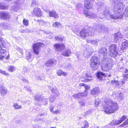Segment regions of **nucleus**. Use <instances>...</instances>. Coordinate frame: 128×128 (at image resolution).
<instances>
[{"mask_svg": "<svg viewBox=\"0 0 128 128\" xmlns=\"http://www.w3.org/2000/svg\"><path fill=\"white\" fill-rule=\"evenodd\" d=\"M124 6L122 3L118 2L117 1H115L114 7V12L115 13H118L119 14L116 16H112V19L120 20L122 18V14H121L120 13H121Z\"/></svg>", "mask_w": 128, "mask_h": 128, "instance_id": "f257e3e1", "label": "nucleus"}, {"mask_svg": "<svg viewBox=\"0 0 128 128\" xmlns=\"http://www.w3.org/2000/svg\"><path fill=\"white\" fill-rule=\"evenodd\" d=\"M96 32L95 29L92 28L86 29H83L80 32V35L82 37H90Z\"/></svg>", "mask_w": 128, "mask_h": 128, "instance_id": "f03ea898", "label": "nucleus"}, {"mask_svg": "<svg viewBox=\"0 0 128 128\" xmlns=\"http://www.w3.org/2000/svg\"><path fill=\"white\" fill-rule=\"evenodd\" d=\"M80 86H82L85 89L84 92H79L78 93L72 95L73 97L75 99L78 98H80L82 97L86 96L88 95L87 92L90 86L86 84L81 83L79 84Z\"/></svg>", "mask_w": 128, "mask_h": 128, "instance_id": "7ed1b4c3", "label": "nucleus"}, {"mask_svg": "<svg viewBox=\"0 0 128 128\" xmlns=\"http://www.w3.org/2000/svg\"><path fill=\"white\" fill-rule=\"evenodd\" d=\"M90 64L91 68L93 70H97L100 64V61L96 56H93L90 59Z\"/></svg>", "mask_w": 128, "mask_h": 128, "instance_id": "20e7f679", "label": "nucleus"}, {"mask_svg": "<svg viewBox=\"0 0 128 128\" xmlns=\"http://www.w3.org/2000/svg\"><path fill=\"white\" fill-rule=\"evenodd\" d=\"M35 100L37 102L38 106L42 104L46 105L48 104V99L46 98L42 99L41 95H37L35 97Z\"/></svg>", "mask_w": 128, "mask_h": 128, "instance_id": "39448f33", "label": "nucleus"}, {"mask_svg": "<svg viewBox=\"0 0 128 128\" xmlns=\"http://www.w3.org/2000/svg\"><path fill=\"white\" fill-rule=\"evenodd\" d=\"M44 44L43 43L38 42L34 44L33 46V51L36 54L38 55L40 51L41 47H44Z\"/></svg>", "mask_w": 128, "mask_h": 128, "instance_id": "423d86ee", "label": "nucleus"}, {"mask_svg": "<svg viewBox=\"0 0 128 128\" xmlns=\"http://www.w3.org/2000/svg\"><path fill=\"white\" fill-rule=\"evenodd\" d=\"M106 106V110L105 112L107 114H111L112 113V101L109 100L106 101H105Z\"/></svg>", "mask_w": 128, "mask_h": 128, "instance_id": "0eeeda50", "label": "nucleus"}, {"mask_svg": "<svg viewBox=\"0 0 128 128\" xmlns=\"http://www.w3.org/2000/svg\"><path fill=\"white\" fill-rule=\"evenodd\" d=\"M112 64L111 63H109L108 62L104 63L102 66V70L104 71H108L112 69Z\"/></svg>", "mask_w": 128, "mask_h": 128, "instance_id": "6e6552de", "label": "nucleus"}, {"mask_svg": "<svg viewBox=\"0 0 128 128\" xmlns=\"http://www.w3.org/2000/svg\"><path fill=\"white\" fill-rule=\"evenodd\" d=\"M10 18V14L8 12H0V18L3 20L9 19Z\"/></svg>", "mask_w": 128, "mask_h": 128, "instance_id": "1a4fd4ad", "label": "nucleus"}, {"mask_svg": "<svg viewBox=\"0 0 128 128\" xmlns=\"http://www.w3.org/2000/svg\"><path fill=\"white\" fill-rule=\"evenodd\" d=\"M54 47L56 51L60 52L63 50L65 48L64 44H56L54 46Z\"/></svg>", "mask_w": 128, "mask_h": 128, "instance_id": "9d476101", "label": "nucleus"}, {"mask_svg": "<svg viewBox=\"0 0 128 128\" xmlns=\"http://www.w3.org/2000/svg\"><path fill=\"white\" fill-rule=\"evenodd\" d=\"M6 46L5 42L3 40L2 37L0 36V51L1 54L4 53L6 50L2 48H5Z\"/></svg>", "mask_w": 128, "mask_h": 128, "instance_id": "9b49d317", "label": "nucleus"}, {"mask_svg": "<svg viewBox=\"0 0 128 128\" xmlns=\"http://www.w3.org/2000/svg\"><path fill=\"white\" fill-rule=\"evenodd\" d=\"M92 0H85L84 2V6L88 9L91 8L92 6V4L91 2Z\"/></svg>", "mask_w": 128, "mask_h": 128, "instance_id": "f8f14e48", "label": "nucleus"}, {"mask_svg": "<svg viewBox=\"0 0 128 128\" xmlns=\"http://www.w3.org/2000/svg\"><path fill=\"white\" fill-rule=\"evenodd\" d=\"M83 14L86 17H88L89 18H96L97 16L96 14L89 12H86L84 10Z\"/></svg>", "mask_w": 128, "mask_h": 128, "instance_id": "ddd939ff", "label": "nucleus"}, {"mask_svg": "<svg viewBox=\"0 0 128 128\" xmlns=\"http://www.w3.org/2000/svg\"><path fill=\"white\" fill-rule=\"evenodd\" d=\"M96 31H98L99 32H102L104 33V32L107 30V28L106 27L104 26L100 25H98L96 27Z\"/></svg>", "mask_w": 128, "mask_h": 128, "instance_id": "4468645a", "label": "nucleus"}, {"mask_svg": "<svg viewBox=\"0 0 128 128\" xmlns=\"http://www.w3.org/2000/svg\"><path fill=\"white\" fill-rule=\"evenodd\" d=\"M33 13L35 16H40L42 14L40 9L38 8H34Z\"/></svg>", "mask_w": 128, "mask_h": 128, "instance_id": "2eb2a0df", "label": "nucleus"}, {"mask_svg": "<svg viewBox=\"0 0 128 128\" xmlns=\"http://www.w3.org/2000/svg\"><path fill=\"white\" fill-rule=\"evenodd\" d=\"M8 91V90L6 87L2 86H0V93L2 95L4 96L6 95Z\"/></svg>", "mask_w": 128, "mask_h": 128, "instance_id": "dca6fc26", "label": "nucleus"}, {"mask_svg": "<svg viewBox=\"0 0 128 128\" xmlns=\"http://www.w3.org/2000/svg\"><path fill=\"white\" fill-rule=\"evenodd\" d=\"M112 50H114V52H112V56L114 57H116L118 54V50L116 44H112Z\"/></svg>", "mask_w": 128, "mask_h": 128, "instance_id": "f3484780", "label": "nucleus"}, {"mask_svg": "<svg viewBox=\"0 0 128 128\" xmlns=\"http://www.w3.org/2000/svg\"><path fill=\"white\" fill-rule=\"evenodd\" d=\"M113 94L114 95H116L121 100H122L124 98L123 92L121 91H118V92H114Z\"/></svg>", "mask_w": 128, "mask_h": 128, "instance_id": "a211bd4d", "label": "nucleus"}, {"mask_svg": "<svg viewBox=\"0 0 128 128\" xmlns=\"http://www.w3.org/2000/svg\"><path fill=\"white\" fill-rule=\"evenodd\" d=\"M100 92V88L98 87H95L93 88L90 91V94L94 95L97 94Z\"/></svg>", "mask_w": 128, "mask_h": 128, "instance_id": "6ab92c4d", "label": "nucleus"}, {"mask_svg": "<svg viewBox=\"0 0 128 128\" xmlns=\"http://www.w3.org/2000/svg\"><path fill=\"white\" fill-rule=\"evenodd\" d=\"M56 61L54 60H50L47 61L46 63V66H52L55 64Z\"/></svg>", "mask_w": 128, "mask_h": 128, "instance_id": "aec40b11", "label": "nucleus"}, {"mask_svg": "<svg viewBox=\"0 0 128 128\" xmlns=\"http://www.w3.org/2000/svg\"><path fill=\"white\" fill-rule=\"evenodd\" d=\"M119 82L117 80H112V86L118 89L120 87V85Z\"/></svg>", "mask_w": 128, "mask_h": 128, "instance_id": "412c9836", "label": "nucleus"}, {"mask_svg": "<svg viewBox=\"0 0 128 128\" xmlns=\"http://www.w3.org/2000/svg\"><path fill=\"white\" fill-rule=\"evenodd\" d=\"M50 88L53 94L52 95L56 97L58 96L59 95L60 93L57 89L55 88H52L51 86H50Z\"/></svg>", "mask_w": 128, "mask_h": 128, "instance_id": "4be33fe9", "label": "nucleus"}, {"mask_svg": "<svg viewBox=\"0 0 128 128\" xmlns=\"http://www.w3.org/2000/svg\"><path fill=\"white\" fill-rule=\"evenodd\" d=\"M128 46V41L126 40H124L122 43L120 49L122 50H124L126 49Z\"/></svg>", "mask_w": 128, "mask_h": 128, "instance_id": "5701e85b", "label": "nucleus"}, {"mask_svg": "<svg viewBox=\"0 0 128 128\" xmlns=\"http://www.w3.org/2000/svg\"><path fill=\"white\" fill-rule=\"evenodd\" d=\"M126 118L127 117L126 116H124L120 120H115V122L114 123V125L119 124L123 122L126 119Z\"/></svg>", "mask_w": 128, "mask_h": 128, "instance_id": "b1692460", "label": "nucleus"}, {"mask_svg": "<svg viewBox=\"0 0 128 128\" xmlns=\"http://www.w3.org/2000/svg\"><path fill=\"white\" fill-rule=\"evenodd\" d=\"M123 37V36L120 32H117L114 35V38L116 42L119 39L122 38Z\"/></svg>", "mask_w": 128, "mask_h": 128, "instance_id": "393cba45", "label": "nucleus"}, {"mask_svg": "<svg viewBox=\"0 0 128 128\" xmlns=\"http://www.w3.org/2000/svg\"><path fill=\"white\" fill-rule=\"evenodd\" d=\"M118 108V104L116 103L112 102V113L116 111Z\"/></svg>", "mask_w": 128, "mask_h": 128, "instance_id": "a878e982", "label": "nucleus"}, {"mask_svg": "<svg viewBox=\"0 0 128 128\" xmlns=\"http://www.w3.org/2000/svg\"><path fill=\"white\" fill-rule=\"evenodd\" d=\"M49 14L50 16L53 17L55 18H57L58 17V14L54 11H51Z\"/></svg>", "mask_w": 128, "mask_h": 128, "instance_id": "bb28decb", "label": "nucleus"}, {"mask_svg": "<svg viewBox=\"0 0 128 128\" xmlns=\"http://www.w3.org/2000/svg\"><path fill=\"white\" fill-rule=\"evenodd\" d=\"M103 14L105 16H107V18L110 17V19L111 20L112 19V16L111 14H110V12L108 10H106L103 12Z\"/></svg>", "mask_w": 128, "mask_h": 128, "instance_id": "cd10ccee", "label": "nucleus"}, {"mask_svg": "<svg viewBox=\"0 0 128 128\" xmlns=\"http://www.w3.org/2000/svg\"><path fill=\"white\" fill-rule=\"evenodd\" d=\"M105 74L101 72H98L97 74V77L100 80H101L103 77L105 76Z\"/></svg>", "mask_w": 128, "mask_h": 128, "instance_id": "c85d7f7f", "label": "nucleus"}, {"mask_svg": "<svg viewBox=\"0 0 128 128\" xmlns=\"http://www.w3.org/2000/svg\"><path fill=\"white\" fill-rule=\"evenodd\" d=\"M98 52L102 54L104 56L106 54L107 50L105 48H102Z\"/></svg>", "mask_w": 128, "mask_h": 128, "instance_id": "c756f323", "label": "nucleus"}, {"mask_svg": "<svg viewBox=\"0 0 128 128\" xmlns=\"http://www.w3.org/2000/svg\"><path fill=\"white\" fill-rule=\"evenodd\" d=\"M71 53L70 51L69 50H66L64 51L62 54V55L66 56H69V55Z\"/></svg>", "mask_w": 128, "mask_h": 128, "instance_id": "7c9ffc66", "label": "nucleus"}, {"mask_svg": "<svg viewBox=\"0 0 128 128\" xmlns=\"http://www.w3.org/2000/svg\"><path fill=\"white\" fill-rule=\"evenodd\" d=\"M56 97L54 96V95H52L49 98L50 102H53L56 99Z\"/></svg>", "mask_w": 128, "mask_h": 128, "instance_id": "2f4dec72", "label": "nucleus"}, {"mask_svg": "<svg viewBox=\"0 0 128 128\" xmlns=\"http://www.w3.org/2000/svg\"><path fill=\"white\" fill-rule=\"evenodd\" d=\"M32 56L31 53L30 52H27L26 54V58L29 60L31 58Z\"/></svg>", "mask_w": 128, "mask_h": 128, "instance_id": "473e14b6", "label": "nucleus"}, {"mask_svg": "<svg viewBox=\"0 0 128 128\" xmlns=\"http://www.w3.org/2000/svg\"><path fill=\"white\" fill-rule=\"evenodd\" d=\"M13 106L15 109L17 110L22 108V106L20 105H18L17 103L14 104Z\"/></svg>", "mask_w": 128, "mask_h": 128, "instance_id": "72a5a7b5", "label": "nucleus"}, {"mask_svg": "<svg viewBox=\"0 0 128 128\" xmlns=\"http://www.w3.org/2000/svg\"><path fill=\"white\" fill-rule=\"evenodd\" d=\"M8 6H4L3 4H0V9L2 10H5L8 9Z\"/></svg>", "mask_w": 128, "mask_h": 128, "instance_id": "f704fd0d", "label": "nucleus"}, {"mask_svg": "<svg viewBox=\"0 0 128 128\" xmlns=\"http://www.w3.org/2000/svg\"><path fill=\"white\" fill-rule=\"evenodd\" d=\"M90 54L87 52V51H85L83 54L84 56L85 57L88 58L89 57L90 55Z\"/></svg>", "mask_w": 128, "mask_h": 128, "instance_id": "c9c22d12", "label": "nucleus"}, {"mask_svg": "<svg viewBox=\"0 0 128 128\" xmlns=\"http://www.w3.org/2000/svg\"><path fill=\"white\" fill-rule=\"evenodd\" d=\"M88 42H90L93 44H96V43L98 42V41L97 40H89L87 41Z\"/></svg>", "mask_w": 128, "mask_h": 128, "instance_id": "e433bc0d", "label": "nucleus"}, {"mask_svg": "<svg viewBox=\"0 0 128 128\" xmlns=\"http://www.w3.org/2000/svg\"><path fill=\"white\" fill-rule=\"evenodd\" d=\"M124 15L126 17H128V6L126 7L123 13Z\"/></svg>", "mask_w": 128, "mask_h": 128, "instance_id": "4c0bfd02", "label": "nucleus"}, {"mask_svg": "<svg viewBox=\"0 0 128 128\" xmlns=\"http://www.w3.org/2000/svg\"><path fill=\"white\" fill-rule=\"evenodd\" d=\"M61 25V24L58 22H54L52 24V26L54 27H58Z\"/></svg>", "mask_w": 128, "mask_h": 128, "instance_id": "58836bf2", "label": "nucleus"}, {"mask_svg": "<svg viewBox=\"0 0 128 128\" xmlns=\"http://www.w3.org/2000/svg\"><path fill=\"white\" fill-rule=\"evenodd\" d=\"M79 103L80 106H85V102L84 100L79 101Z\"/></svg>", "mask_w": 128, "mask_h": 128, "instance_id": "ea45409f", "label": "nucleus"}, {"mask_svg": "<svg viewBox=\"0 0 128 128\" xmlns=\"http://www.w3.org/2000/svg\"><path fill=\"white\" fill-rule=\"evenodd\" d=\"M23 22V24L26 26H28V25L29 21L28 20L24 19Z\"/></svg>", "mask_w": 128, "mask_h": 128, "instance_id": "a19ab883", "label": "nucleus"}, {"mask_svg": "<svg viewBox=\"0 0 128 128\" xmlns=\"http://www.w3.org/2000/svg\"><path fill=\"white\" fill-rule=\"evenodd\" d=\"M100 103V100L98 98L95 99V104L96 106H97Z\"/></svg>", "mask_w": 128, "mask_h": 128, "instance_id": "79ce46f5", "label": "nucleus"}, {"mask_svg": "<svg viewBox=\"0 0 128 128\" xmlns=\"http://www.w3.org/2000/svg\"><path fill=\"white\" fill-rule=\"evenodd\" d=\"M14 70V67L12 66H10L9 67L8 70L11 72H12Z\"/></svg>", "mask_w": 128, "mask_h": 128, "instance_id": "37998d69", "label": "nucleus"}, {"mask_svg": "<svg viewBox=\"0 0 128 128\" xmlns=\"http://www.w3.org/2000/svg\"><path fill=\"white\" fill-rule=\"evenodd\" d=\"M0 73L6 76L8 75V73L6 72V71L2 70L0 69Z\"/></svg>", "mask_w": 128, "mask_h": 128, "instance_id": "c03bdc74", "label": "nucleus"}, {"mask_svg": "<svg viewBox=\"0 0 128 128\" xmlns=\"http://www.w3.org/2000/svg\"><path fill=\"white\" fill-rule=\"evenodd\" d=\"M84 126L82 127L81 128H85L88 126V123L86 120L84 122Z\"/></svg>", "mask_w": 128, "mask_h": 128, "instance_id": "a18cd8bd", "label": "nucleus"}, {"mask_svg": "<svg viewBox=\"0 0 128 128\" xmlns=\"http://www.w3.org/2000/svg\"><path fill=\"white\" fill-rule=\"evenodd\" d=\"M109 54H110V56H112V45H111L109 47Z\"/></svg>", "mask_w": 128, "mask_h": 128, "instance_id": "49530a36", "label": "nucleus"}, {"mask_svg": "<svg viewBox=\"0 0 128 128\" xmlns=\"http://www.w3.org/2000/svg\"><path fill=\"white\" fill-rule=\"evenodd\" d=\"M64 66L66 68H69L71 66V65L70 64L68 63L64 64Z\"/></svg>", "mask_w": 128, "mask_h": 128, "instance_id": "de8ad7c7", "label": "nucleus"}, {"mask_svg": "<svg viewBox=\"0 0 128 128\" xmlns=\"http://www.w3.org/2000/svg\"><path fill=\"white\" fill-rule=\"evenodd\" d=\"M55 106H54L52 105L50 106V112L53 113L54 112V111L53 110L54 109V108Z\"/></svg>", "mask_w": 128, "mask_h": 128, "instance_id": "09e8293b", "label": "nucleus"}, {"mask_svg": "<svg viewBox=\"0 0 128 128\" xmlns=\"http://www.w3.org/2000/svg\"><path fill=\"white\" fill-rule=\"evenodd\" d=\"M24 1V0H17V1L16 2V4H20L22 3Z\"/></svg>", "mask_w": 128, "mask_h": 128, "instance_id": "8fccbe9b", "label": "nucleus"}, {"mask_svg": "<svg viewBox=\"0 0 128 128\" xmlns=\"http://www.w3.org/2000/svg\"><path fill=\"white\" fill-rule=\"evenodd\" d=\"M55 38L56 40L60 41L61 42L63 40V38H60L58 36H55Z\"/></svg>", "mask_w": 128, "mask_h": 128, "instance_id": "3c124183", "label": "nucleus"}, {"mask_svg": "<svg viewBox=\"0 0 128 128\" xmlns=\"http://www.w3.org/2000/svg\"><path fill=\"white\" fill-rule=\"evenodd\" d=\"M128 125V119L126 120L121 125V126H123L125 125Z\"/></svg>", "mask_w": 128, "mask_h": 128, "instance_id": "603ef678", "label": "nucleus"}, {"mask_svg": "<svg viewBox=\"0 0 128 128\" xmlns=\"http://www.w3.org/2000/svg\"><path fill=\"white\" fill-rule=\"evenodd\" d=\"M24 88L27 91H29L30 92H31L32 90L31 88L29 86H25Z\"/></svg>", "mask_w": 128, "mask_h": 128, "instance_id": "864d4df0", "label": "nucleus"}, {"mask_svg": "<svg viewBox=\"0 0 128 128\" xmlns=\"http://www.w3.org/2000/svg\"><path fill=\"white\" fill-rule=\"evenodd\" d=\"M62 73L63 72L61 70H59L57 72V74L59 76L62 75Z\"/></svg>", "mask_w": 128, "mask_h": 128, "instance_id": "5fc2aeb1", "label": "nucleus"}, {"mask_svg": "<svg viewBox=\"0 0 128 128\" xmlns=\"http://www.w3.org/2000/svg\"><path fill=\"white\" fill-rule=\"evenodd\" d=\"M126 81V80L123 78L122 80V81L120 82V84L122 85H124L125 83V82Z\"/></svg>", "mask_w": 128, "mask_h": 128, "instance_id": "6e6d98bb", "label": "nucleus"}, {"mask_svg": "<svg viewBox=\"0 0 128 128\" xmlns=\"http://www.w3.org/2000/svg\"><path fill=\"white\" fill-rule=\"evenodd\" d=\"M61 112V111L59 109L56 110L55 111H54V112L53 113L56 114H58Z\"/></svg>", "mask_w": 128, "mask_h": 128, "instance_id": "4d7b16f0", "label": "nucleus"}, {"mask_svg": "<svg viewBox=\"0 0 128 128\" xmlns=\"http://www.w3.org/2000/svg\"><path fill=\"white\" fill-rule=\"evenodd\" d=\"M46 22L42 20H41L40 21H39V24H41L42 25H44L45 24Z\"/></svg>", "mask_w": 128, "mask_h": 128, "instance_id": "13d9d810", "label": "nucleus"}, {"mask_svg": "<svg viewBox=\"0 0 128 128\" xmlns=\"http://www.w3.org/2000/svg\"><path fill=\"white\" fill-rule=\"evenodd\" d=\"M128 78V74H125L124 75L123 78L125 79L126 80H127V78Z\"/></svg>", "mask_w": 128, "mask_h": 128, "instance_id": "bf43d9fd", "label": "nucleus"}, {"mask_svg": "<svg viewBox=\"0 0 128 128\" xmlns=\"http://www.w3.org/2000/svg\"><path fill=\"white\" fill-rule=\"evenodd\" d=\"M9 25H4V28L5 29H9Z\"/></svg>", "mask_w": 128, "mask_h": 128, "instance_id": "052dcab7", "label": "nucleus"}, {"mask_svg": "<svg viewBox=\"0 0 128 128\" xmlns=\"http://www.w3.org/2000/svg\"><path fill=\"white\" fill-rule=\"evenodd\" d=\"M43 78H44L43 77H41L40 76H38L37 77L36 79L38 80H42L43 79Z\"/></svg>", "mask_w": 128, "mask_h": 128, "instance_id": "680f3d73", "label": "nucleus"}, {"mask_svg": "<svg viewBox=\"0 0 128 128\" xmlns=\"http://www.w3.org/2000/svg\"><path fill=\"white\" fill-rule=\"evenodd\" d=\"M46 114V112H44L43 113H40V114H39V115L40 116H43L45 115Z\"/></svg>", "mask_w": 128, "mask_h": 128, "instance_id": "e2e57ef3", "label": "nucleus"}, {"mask_svg": "<svg viewBox=\"0 0 128 128\" xmlns=\"http://www.w3.org/2000/svg\"><path fill=\"white\" fill-rule=\"evenodd\" d=\"M6 56V55H4V56H1L0 55V59L1 60H2L5 57V56Z\"/></svg>", "mask_w": 128, "mask_h": 128, "instance_id": "0e129e2a", "label": "nucleus"}, {"mask_svg": "<svg viewBox=\"0 0 128 128\" xmlns=\"http://www.w3.org/2000/svg\"><path fill=\"white\" fill-rule=\"evenodd\" d=\"M91 79H89L88 78H85V80H84V82H87L90 81V80Z\"/></svg>", "mask_w": 128, "mask_h": 128, "instance_id": "69168bd1", "label": "nucleus"}, {"mask_svg": "<svg viewBox=\"0 0 128 128\" xmlns=\"http://www.w3.org/2000/svg\"><path fill=\"white\" fill-rule=\"evenodd\" d=\"M86 76L87 77L89 78H92V76L90 74H89L88 73H87L86 74Z\"/></svg>", "mask_w": 128, "mask_h": 128, "instance_id": "338daca9", "label": "nucleus"}, {"mask_svg": "<svg viewBox=\"0 0 128 128\" xmlns=\"http://www.w3.org/2000/svg\"><path fill=\"white\" fill-rule=\"evenodd\" d=\"M32 4H36V0H34L32 2Z\"/></svg>", "mask_w": 128, "mask_h": 128, "instance_id": "774afa93", "label": "nucleus"}]
</instances>
